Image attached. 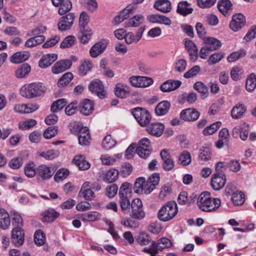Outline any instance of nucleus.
Masks as SVG:
<instances>
[{"mask_svg": "<svg viewBox=\"0 0 256 256\" xmlns=\"http://www.w3.org/2000/svg\"><path fill=\"white\" fill-rule=\"evenodd\" d=\"M212 154L209 148L205 147L202 148L200 150L199 158L205 162L210 160L211 158Z\"/></svg>", "mask_w": 256, "mask_h": 256, "instance_id": "nucleus-58", "label": "nucleus"}, {"mask_svg": "<svg viewBox=\"0 0 256 256\" xmlns=\"http://www.w3.org/2000/svg\"><path fill=\"white\" fill-rule=\"evenodd\" d=\"M185 46L190 56V60L195 62L198 57V50L196 45L190 40H185Z\"/></svg>", "mask_w": 256, "mask_h": 256, "instance_id": "nucleus-19", "label": "nucleus"}, {"mask_svg": "<svg viewBox=\"0 0 256 256\" xmlns=\"http://www.w3.org/2000/svg\"><path fill=\"white\" fill-rule=\"evenodd\" d=\"M152 150L150 141L146 138L141 139L138 142L136 150V154L140 158L144 159L150 156Z\"/></svg>", "mask_w": 256, "mask_h": 256, "instance_id": "nucleus-5", "label": "nucleus"}, {"mask_svg": "<svg viewBox=\"0 0 256 256\" xmlns=\"http://www.w3.org/2000/svg\"><path fill=\"white\" fill-rule=\"evenodd\" d=\"M160 156L163 161V168L166 171L172 170L174 166V162L168 150L166 149L162 150L160 152Z\"/></svg>", "mask_w": 256, "mask_h": 256, "instance_id": "nucleus-10", "label": "nucleus"}, {"mask_svg": "<svg viewBox=\"0 0 256 256\" xmlns=\"http://www.w3.org/2000/svg\"><path fill=\"white\" fill-rule=\"evenodd\" d=\"M12 224L14 228H22L23 226V220L21 216L16 212L12 214Z\"/></svg>", "mask_w": 256, "mask_h": 256, "instance_id": "nucleus-51", "label": "nucleus"}, {"mask_svg": "<svg viewBox=\"0 0 256 256\" xmlns=\"http://www.w3.org/2000/svg\"><path fill=\"white\" fill-rule=\"evenodd\" d=\"M69 174L68 169L61 168L59 170L54 176V180L56 182H60L66 178Z\"/></svg>", "mask_w": 256, "mask_h": 256, "instance_id": "nucleus-56", "label": "nucleus"}, {"mask_svg": "<svg viewBox=\"0 0 256 256\" xmlns=\"http://www.w3.org/2000/svg\"><path fill=\"white\" fill-rule=\"evenodd\" d=\"M160 182L158 174H152L146 181L144 178H138L134 184V190L136 193L144 192L145 194H150Z\"/></svg>", "mask_w": 256, "mask_h": 256, "instance_id": "nucleus-1", "label": "nucleus"}, {"mask_svg": "<svg viewBox=\"0 0 256 256\" xmlns=\"http://www.w3.org/2000/svg\"><path fill=\"white\" fill-rule=\"evenodd\" d=\"M190 5V4L187 1L180 2L178 4L177 12L183 16H186L192 14L193 9L191 8H188Z\"/></svg>", "mask_w": 256, "mask_h": 256, "instance_id": "nucleus-32", "label": "nucleus"}, {"mask_svg": "<svg viewBox=\"0 0 256 256\" xmlns=\"http://www.w3.org/2000/svg\"><path fill=\"white\" fill-rule=\"evenodd\" d=\"M24 240V232L20 228H14L12 231L11 241L16 246H22Z\"/></svg>", "mask_w": 256, "mask_h": 256, "instance_id": "nucleus-11", "label": "nucleus"}, {"mask_svg": "<svg viewBox=\"0 0 256 256\" xmlns=\"http://www.w3.org/2000/svg\"><path fill=\"white\" fill-rule=\"evenodd\" d=\"M192 162V157L190 153L187 150L183 151L178 158V162L183 166L190 164Z\"/></svg>", "mask_w": 256, "mask_h": 256, "instance_id": "nucleus-41", "label": "nucleus"}, {"mask_svg": "<svg viewBox=\"0 0 256 256\" xmlns=\"http://www.w3.org/2000/svg\"><path fill=\"white\" fill-rule=\"evenodd\" d=\"M178 212L176 203L169 201L164 204L158 212V218L162 222H166L173 219Z\"/></svg>", "mask_w": 256, "mask_h": 256, "instance_id": "nucleus-4", "label": "nucleus"}, {"mask_svg": "<svg viewBox=\"0 0 256 256\" xmlns=\"http://www.w3.org/2000/svg\"><path fill=\"white\" fill-rule=\"evenodd\" d=\"M205 45L210 50H216L222 46L220 42L213 37H208L204 39Z\"/></svg>", "mask_w": 256, "mask_h": 256, "instance_id": "nucleus-33", "label": "nucleus"}, {"mask_svg": "<svg viewBox=\"0 0 256 256\" xmlns=\"http://www.w3.org/2000/svg\"><path fill=\"white\" fill-rule=\"evenodd\" d=\"M232 6V4L229 0H220L218 3V10L224 16L230 15Z\"/></svg>", "mask_w": 256, "mask_h": 256, "instance_id": "nucleus-21", "label": "nucleus"}, {"mask_svg": "<svg viewBox=\"0 0 256 256\" xmlns=\"http://www.w3.org/2000/svg\"><path fill=\"white\" fill-rule=\"evenodd\" d=\"M59 152L54 150H50L46 152H43L40 154V156L44 158L46 160H52L58 156Z\"/></svg>", "mask_w": 256, "mask_h": 256, "instance_id": "nucleus-60", "label": "nucleus"}, {"mask_svg": "<svg viewBox=\"0 0 256 256\" xmlns=\"http://www.w3.org/2000/svg\"><path fill=\"white\" fill-rule=\"evenodd\" d=\"M78 138L80 145H86L90 143V136L88 128L84 127L80 129Z\"/></svg>", "mask_w": 256, "mask_h": 256, "instance_id": "nucleus-26", "label": "nucleus"}, {"mask_svg": "<svg viewBox=\"0 0 256 256\" xmlns=\"http://www.w3.org/2000/svg\"><path fill=\"white\" fill-rule=\"evenodd\" d=\"M222 123L217 122L206 127L203 130V134L204 135H211L214 134L217 130L221 126Z\"/></svg>", "mask_w": 256, "mask_h": 256, "instance_id": "nucleus-50", "label": "nucleus"}, {"mask_svg": "<svg viewBox=\"0 0 256 256\" xmlns=\"http://www.w3.org/2000/svg\"><path fill=\"white\" fill-rule=\"evenodd\" d=\"M246 107L244 104H238L232 108L231 116L234 119L240 118L246 112Z\"/></svg>", "mask_w": 256, "mask_h": 256, "instance_id": "nucleus-29", "label": "nucleus"}, {"mask_svg": "<svg viewBox=\"0 0 256 256\" xmlns=\"http://www.w3.org/2000/svg\"><path fill=\"white\" fill-rule=\"evenodd\" d=\"M75 16L74 13H68L60 18L58 24V28L60 31L70 30L74 23Z\"/></svg>", "mask_w": 256, "mask_h": 256, "instance_id": "nucleus-8", "label": "nucleus"}, {"mask_svg": "<svg viewBox=\"0 0 256 256\" xmlns=\"http://www.w3.org/2000/svg\"><path fill=\"white\" fill-rule=\"evenodd\" d=\"M224 56L222 53H214L212 54L208 60V63L209 65L214 64L219 62Z\"/></svg>", "mask_w": 256, "mask_h": 256, "instance_id": "nucleus-62", "label": "nucleus"}, {"mask_svg": "<svg viewBox=\"0 0 256 256\" xmlns=\"http://www.w3.org/2000/svg\"><path fill=\"white\" fill-rule=\"evenodd\" d=\"M144 30V28L141 26L138 29L136 34L132 32L126 33L124 37L126 42L128 44L137 43L141 38Z\"/></svg>", "mask_w": 256, "mask_h": 256, "instance_id": "nucleus-16", "label": "nucleus"}, {"mask_svg": "<svg viewBox=\"0 0 256 256\" xmlns=\"http://www.w3.org/2000/svg\"><path fill=\"white\" fill-rule=\"evenodd\" d=\"M144 18L142 15L136 14L126 22L124 24V27H138L144 23Z\"/></svg>", "mask_w": 256, "mask_h": 256, "instance_id": "nucleus-24", "label": "nucleus"}, {"mask_svg": "<svg viewBox=\"0 0 256 256\" xmlns=\"http://www.w3.org/2000/svg\"><path fill=\"white\" fill-rule=\"evenodd\" d=\"M54 174V168L52 166L41 164L37 168V176L42 180L50 178Z\"/></svg>", "mask_w": 256, "mask_h": 256, "instance_id": "nucleus-13", "label": "nucleus"}, {"mask_svg": "<svg viewBox=\"0 0 256 256\" xmlns=\"http://www.w3.org/2000/svg\"><path fill=\"white\" fill-rule=\"evenodd\" d=\"M181 84L180 80H167L160 86V90L163 92H170L178 88Z\"/></svg>", "mask_w": 256, "mask_h": 256, "instance_id": "nucleus-22", "label": "nucleus"}, {"mask_svg": "<svg viewBox=\"0 0 256 256\" xmlns=\"http://www.w3.org/2000/svg\"><path fill=\"white\" fill-rule=\"evenodd\" d=\"M227 167L232 172H238L241 169V166L239 162L237 160H232L229 162H226Z\"/></svg>", "mask_w": 256, "mask_h": 256, "instance_id": "nucleus-61", "label": "nucleus"}, {"mask_svg": "<svg viewBox=\"0 0 256 256\" xmlns=\"http://www.w3.org/2000/svg\"><path fill=\"white\" fill-rule=\"evenodd\" d=\"M122 156V154H118L114 156H110L106 155H102L101 156L102 162L103 164L110 166L119 160Z\"/></svg>", "mask_w": 256, "mask_h": 256, "instance_id": "nucleus-37", "label": "nucleus"}, {"mask_svg": "<svg viewBox=\"0 0 256 256\" xmlns=\"http://www.w3.org/2000/svg\"><path fill=\"white\" fill-rule=\"evenodd\" d=\"M34 241L37 246H42L44 244L45 235L42 230H38L36 232Z\"/></svg>", "mask_w": 256, "mask_h": 256, "instance_id": "nucleus-54", "label": "nucleus"}, {"mask_svg": "<svg viewBox=\"0 0 256 256\" xmlns=\"http://www.w3.org/2000/svg\"><path fill=\"white\" fill-rule=\"evenodd\" d=\"M119 204L121 210L124 213H126L129 211L131 206L129 196H119Z\"/></svg>", "mask_w": 256, "mask_h": 256, "instance_id": "nucleus-40", "label": "nucleus"}, {"mask_svg": "<svg viewBox=\"0 0 256 256\" xmlns=\"http://www.w3.org/2000/svg\"><path fill=\"white\" fill-rule=\"evenodd\" d=\"M46 90V88L44 84L35 82L23 86L20 90V93L24 98H32L44 95Z\"/></svg>", "mask_w": 256, "mask_h": 256, "instance_id": "nucleus-3", "label": "nucleus"}, {"mask_svg": "<svg viewBox=\"0 0 256 256\" xmlns=\"http://www.w3.org/2000/svg\"><path fill=\"white\" fill-rule=\"evenodd\" d=\"M59 215L60 214L54 209H48L42 214V220L43 222H52L59 216Z\"/></svg>", "mask_w": 256, "mask_h": 256, "instance_id": "nucleus-27", "label": "nucleus"}, {"mask_svg": "<svg viewBox=\"0 0 256 256\" xmlns=\"http://www.w3.org/2000/svg\"><path fill=\"white\" fill-rule=\"evenodd\" d=\"M73 78V74L70 72H68L58 80V85L59 87H63L68 85Z\"/></svg>", "mask_w": 256, "mask_h": 256, "instance_id": "nucleus-48", "label": "nucleus"}, {"mask_svg": "<svg viewBox=\"0 0 256 256\" xmlns=\"http://www.w3.org/2000/svg\"><path fill=\"white\" fill-rule=\"evenodd\" d=\"M80 31L82 32V36L80 37V42L82 44H86L91 38L92 32L90 28H80Z\"/></svg>", "mask_w": 256, "mask_h": 256, "instance_id": "nucleus-46", "label": "nucleus"}, {"mask_svg": "<svg viewBox=\"0 0 256 256\" xmlns=\"http://www.w3.org/2000/svg\"><path fill=\"white\" fill-rule=\"evenodd\" d=\"M30 56L28 53L24 52H17L11 57V62L13 63L18 64L27 60Z\"/></svg>", "mask_w": 256, "mask_h": 256, "instance_id": "nucleus-39", "label": "nucleus"}, {"mask_svg": "<svg viewBox=\"0 0 256 256\" xmlns=\"http://www.w3.org/2000/svg\"><path fill=\"white\" fill-rule=\"evenodd\" d=\"M73 161L80 170H87L90 168V164L85 160L82 155L74 156Z\"/></svg>", "mask_w": 256, "mask_h": 256, "instance_id": "nucleus-31", "label": "nucleus"}, {"mask_svg": "<svg viewBox=\"0 0 256 256\" xmlns=\"http://www.w3.org/2000/svg\"><path fill=\"white\" fill-rule=\"evenodd\" d=\"M30 66L28 64L25 63L17 68L15 72V75L18 78H23L30 73Z\"/></svg>", "mask_w": 256, "mask_h": 256, "instance_id": "nucleus-35", "label": "nucleus"}, {"mask_svg": "<svg viewBox=\"0 0 256 256\" xmlns=\"http://www.w3.org/2000/svg\"><path fill=\"white\" fill-rule=\"evenodd\" d=\"M100 218V214L97 212H90L80 215V218L83 222L96 221Z\"/></svg>", "mask_w": 256, "mask_h": 256, "instance_id": "nucleus-34", "label": "nucleus"}, {"mask_svg": "<svg viewBox=\"0 0 256 256\" xmlns=\"http://www.w3.org/2000/svg\"><path fill=\"white\" fill-rule=\"evenodd\" d=\"M131 186L129 182L122 183L120 188L118 196L130 197V194L132 193Z\"/></svg>", "mask_w": 256, "mask_h": 256, "instance_id": "nucleus-45", "label": "nucleus"}, {"mask_svg": "<svg viewBox=\"0 0 256 256\" xmlns=\"http://www.w3.org/2000/svg\"><path fill=\"white\" fill-rule=\"evenodd\" d=\"M256 88V75L252 74L247 78L246 84V90L248 92L253 91Z\"/></svg>", "mask_w": 256, "mask_h": 256, "instance_id": "nucleus-47", "label": "nucleus"}, {"mask_svg": "<svg viewBox=\"0 0 256 256\" xmlns=\"http://www.w3.org/2000/svg\"><path fill=\"white\" fill-rule=\"evenodd\" d=\"M246 54V52L244 50H240L238 52H234L230 54L227 58L228 62H234L239 58H242Z\"/></svg>", "mask_w": 256, "mask_h": 256, "instance_id": "nucleus-57", "label": "nucleus"}, {"mask_svg": "<svg viewBox=\"0 0 256 256\" xmlns=\"http://www.w3.org/2000/svg\"><path fill=\"white\" fill-rule=\"evenodd\" d=\"M80 112L84 115L88 116L94 110V104L90 100L86 99L79 106Z\"/></svg>", "mask_w": 256, "mask_h": 256, "instance_id": "nucleus-23", "label": "nucleus"}, {"mask_svg": "<svg viewBox=\"0 0 256 256\" xmlns=\"http://www.w3.org/2000/svg\"><path fill=\"white\" fill-rule=\"evenodd\" d=\"M76 41V38L74 36H67L62 42L60 47L62 48L71 47L74 44Z\"/></svg>", "mask_w": 256, "mask_h": 256, "instance_id": "nucleus-55", "label": "nucleus"}, {"mask_svg": "<svg viewBox=\"0 0 256 256\" xmlns=\"http://www.w3.org/2000/svg\"><path fill=\"white\" fill-rule=\"evenodd\" d=\"M37 124L36 121L34 119H30L19 124V128L22 130L30 128L36 126Z\"/></svg>", "mask_w": 256, "mask_h": 256, "instance_id": "nucleus-63", "label": "nucleus"}, {"mask_svg": "<svg viewBox=\"0 0 256 256\" xmlns=\"http://www.w3.org/2000/svg\"><path fill=\"white\" fill-rule=\"evenodd\" d=\"M118 172L116 169H110L106 174L104 180L108 183H112L116 181L118 177Z\"/></svg>", "mask_w": 256, "mask_h": 256, "instance_id": "nucleus-44", "label": "nucleus"}, {"mask_svg": "<svg viewBox=\"0 0 256 256\" xmlns=\"http://www.w3.org/2000/svg\"><path fill=\"white\" fill-rule=\"evenodd\" d=\"M194 88L198 92L202 94L207 96L208 94V87L202 82H197L194 85Z\"/></svg>", "mask_w": 256, "mask_h": 256, "instance_id": "nucleus-59", "label": "nucleus"}, {"mask_svg": "<svg viewBox=\"0 0 256 256\" xmlns=\"http://www.w3.org/2000/svg\"><path fill=\"white\" fill-rule=\"evenodd\" d=\"M200 116V113L194 108H188L182 111L180 118L184 121L193 122L197 120Z\"/></svg>", "mask_w": 256, "mask_h": 256, "instance_id": "nucleus-14", "label": "nucleus"}, {"mask_svg": "<svg viewBox=\"0 0 256 256\" xmlns=\"http://www.w3.org/2000/svg\"><path fill=\"white\" fill-rule=\"evenodd\" d=\"M226 183V176L224 174L215 173L212 178L211 186L216 190H221Z\"/></svg>", "mask_w": 256, "mask_h": 256, "instance_id": "nucleus-12", "label": "nucleus"}, {"mask_svg": "<svg viewBox=\"0 0 256 256\" xmlns=\"http://www.w3.org/2000/svg\"><path fill=\"white\" fill-rule=\"evenodd\" d=\"M58 58L56 54H47L44 55L38 62V66L41 68H46L50 66Z\"/></svg>", "mask_w": 256, "mask_h": 256, "instance_id": "nucleus-20", "label": "nucleus"}, {"mask_svg": "<svg viewBox=\"0 0 256 256\" xmlns=\"http://www.w3.org/2000/svg\"><path fill=\"white\" fill-rule=\"evenodd\" d=\"M136 241L140 246L148 245L152 241L150 237L146 232H140L136 238Z\"/></svg>", "mask_w": 256, "mask_h": 256, "instance_id": "nucleus-43", "label": "nucleus"}, {"mask_svg": "<svg viewBox=\"0 0 256 256\" xmlns=\"http://www.w3.org/2000/svg\"><path fill=\"white\" fill-rule=\"evenodd\" d=\"M68 102L65 98L58 99L54 102L50 108V110L52 112H57L62 109L67 104Z\"/></svg>", "mask_w": 256, "mask_h": 256, "instance_id": "nucleus-42", "label": "nucleus"}, {"mask_svg": "<svg viewBox=\"0 0 256 256\" xmlns=\"http://www.w3.org/2000/svg\"><path fill=\"white\" fill-rule=\"evenodd\" d=\"M131 212L130 216L135 219L142 220L145 214L142 208V204L139 198H135L131 202Z\"/></svg>", "mask_w": 256, "mask_h": 256, "instance_id": "nucleus-7", "label": "nucleus"}, {"mask_svg": "<svg viewBox=\"0 0 256 256\" xmlns=\"http://www.w3.org/2000/svg\"><path fill=\"white\" fill-rule=\"evenodd\" d=\"M245 23L244 16L242 14L238 13L232 16L230 23V27L233 31L238 32L245 25Z\"/></svg>", "mask_w": 256, "mask_h": 256, "instance_id": "nucleus-9", "label": "nucleus"}, {"mask_svg": "<svg viewBox=\"0 0 256 256\" xmlns=\"http://www.w3.org/2000/svg\"><path fill=\"white\" fill-rule=\"evenodd\" d=\"M132 168L129 163H126L122 166L120 174L123 177L128 176L132 172Z\"/></svg>", "mask_w": 256, "mask_h": 256, "instance_id": "nucleus-64", "label": "nucleus"}, {"mask_svg": "<svg viewBox=\"0 0 256 256\" xmlns=\"http://www.w3.org/2000/svg\"><path fill=\"white\" fill-rule=\"evenodd\" d=\"M196 204L202 211L207 212H214L217 210L221 204V201L218 198L210 196L209 192H202L197 198Z\"/></svg>", "mask_w": 256, "mask_h": 256, "instance_id": "nucleus-2", "label": "nucleus"}, {"mask_svg": "<svg viewBox=\"0 0 256 256\" xmlns=\"http://www.w3.org/2000/svg\"><path fill=\"white\" fill-rule=\"evenodd\" d=\"M164 128V125L160 122H154L151 124L146 128L148 132L154 136L159 137L163 133Z\"/></svg>", "mask_w": 256, "mask_h": 256, "instance_id": "nucleus-18", "label": "nucleus"}, {"mask_svg": "<svg viewBox=\"0 0 256 256\" xmlns=\"http://www.w3.org/2000/svg\"><path fill=\"white\" fill-rule=\"evenodd\" d=\"M93 67L92 63L88 60H84L78 67V74L80 76H84L90 71Z\"/></svg>", "mask_w": 256, "mask_h": 256, "instance_id": "nucleus-36", "label": "nucleus"}, {"mask_svg": "<svg viewBox=\"0 0 256 256\" xmlns=\"http://www.w3.org/2000/svg\"><path fill=\"white\" fill-rule=\"evenodd\" d=\"M24 173L30 178H33L36 174L37 175V168H35V164L34 162H28L25 166Z\"/></svg>", "mask_w": 256, "mask_h": 256, "instance_id": "nucleus-49", "label": "nucleus"}, {"mask_svg": "<svg viewBox=\"0 0 256 256\" xmlns=\"http://www.w3.org/2000/svg\"><path fill=\"white\" fill-rule=\"evenodd\" d=\"M116 144V141L114 139L110 134L106 136L102 140V146L105 150H110Z\"/></svg>", "mask_w": 256, "mask_h": 256, "instance_id": "nucleus-38", "label": "nucleus"}, {"mask_svg": "<svg viewBox=\"0 0 256 256\" xmlns=\"http://www.w3.org/2000/svg\"><path fill=\"white\" fill-rule=\"evenodd\" d=\"M132 114L138 122L142 126H146L151 120V116L149 112L144 108H136L133 109Z\"/></svg>", "mask_w": 256, "mask_h": 256, "instance_id": "nucleus-6", "label": "nucleus"}, {"mask_svg": "<svg viewBox=\"0 0 256 256\" xmlns=\"http://www.w3.org/2000/svg\"><path fill=\"white\" fill-rule=\"evenodd\" d=\"M232 200L234 204L240 206L244 202V196L243 192H234L232 194Z\"/></svg>", "mask_w": 256, "mask_h": 256, "instance_id": "nucleus-53", "label": "nucleus"}, {"mask_svg": "<svg viewBox=\"0 0 256 256\" xmlns=\"http://www.w3.org/2000/svg\"><path fill=\"white\" fill-rule=\"evenodd\" d=\"M58 14L63 15L69 12L72 8V4L70 0H65L59 6Z\"/></svg>", "mask_w": 256, "mask_h": 256, "instance_id": "nucleus-52", "label": "nucleus"}, {"mask_svg": "<svg viewBox=\"0 0 256 256\" xmlns=\"http://www.w3.org/2000/svg\"><path fill=\"white\" fill-rule=\"evenodd\" d=\"M170 104L166 100H164L156 106L155 108V112L158 116H164L170 110Z\"/></svg>", "mask_w": 256, "mask_h": 256, "instance_id": "nucleus-30", "label": "nucleus"}, {"mask_svg": "<svg viewBox=\"0 0 256 256\" xmlns=\"http://www.w3.org/2000/svg\"><path fill=\"white\" fill-rule=\"evenodd\" d=\"M108 42L106 40H102L94 45L90 50V54L92 57L96 58L101 54L106 48Z\"/></svg>", "mask_w": 256, "mask_h": 256, "instance_id": "nucleus-17", "label": "nucleus"}, {"mask_svg": "<svg viewBox=\"0 0 256 256\" xmlns=\"http://www.w3.org/2000/svg\"><path fill=\"white\" fill-rule=\"evenodd\" d=\"M130 92V88L122 83L117 84L114 89L115 94L120 98L126 97Z\"/></svg>", "mask_w": 256, "mask_h": 256, "instance_id": "nucleus-28", "label": "nucleus"}, {"mask_svg": "<svg viewBox=\"0 0 256 256\" xmlns=\"http://www.w3.org/2000/svg\"><path fill=\"white\" fill-rule=\"evenodd\" d=\"M154 8L164 12L167 13L171 10V3L168 0H156L154 6Z\"/></svg>", "mask_w": 256, "mask_h": 256, "instance_id": "nucleus-25", "label": "nucleus"}, {"mask_svg": "<svg viewBox=\"0 0 256 256\" xmlns=\"http://www.w3.org/2000/svg\"><path fill=\"white\" fill-rule=\"evenodd\" d=\"M88 88L91 92L96 94L100 98H104L105 91L101 81L98 80H94L90 82Z\"/></svg>", "mask_w": 256, "mask_h": 256, "instance_id": "nucleus-15", "label": "nucleus"}]
</instances>
